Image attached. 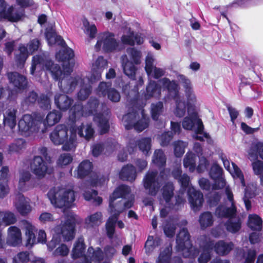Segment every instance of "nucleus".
I'll return each instance as SVG.
<instances>
[{
    "label": "nucleus",
    "mask_w": 263,
    "mask_h": 263,
    "mask_svg": "<svg viewBox=\"0 0 263 263\" xmlns=\"http://www.w3.org/2000/svg\"><path fill=\"white\" fill-rule=\"evenodd\" d=\"M187 109L188 116L182 121V126L186 130H192L195 125H197V133L201 134L203 129V125L201 120L197 116V110L196 107L192 104L189 100H177L176 115L178 117L184 115Z\"/></svg>",
    "instance_id": "obj_1"
},
{
    "label": "nucleus",
    "mask_w": 263,
    "mask_h": 263,
    "mask_svg": "<svg viewBox=\"0 0 263 263\" xmlns=\"http://www.w3.org/2000/svg\"><path fill=\"white\" fill-rule=\"evenodd\" d=\"M50 139L55 145L62 144L64 150L70 151L76 146L77 130L74 127L68 128L64 125H59L51 133Z\"/></svg>",
    "instance_id": "obj_2"
},
{
    "label": "nucleus",
    "mask_w": 263,
    "mask_h": 263,
    "mask_svg": "<svg viewBox=\"0 0 263 263\" xmlns=\"http://www.w3.org/2000/svg\"><path fill=\"white\" fill-rule=\"evenodd\" d=\"M140 103L137 102L129 109V112L123 117V122L126 128L134 127L135 129L141 132L147 127L149 123L148 118L144 114L143 105L138 106Z\"/></svg>",
    "instance_id": "obj_3"
},
{
    "label": "nucleus",
    "mask_w": 263,
    "mask_h": 263,
    "mask_svg": "<svg viewBox=\"0 0 263 263\" xmlns=\"http://www.w3.org/2000/svg\"><path fill=\"white\" fill-rule=\"evenodd\" d=\"M47 195L51 203L57 208H69L76 200L74 191L68 187H54Z\"/></svg>",
    "instance_id": "obj_4"
},
{
    "label": "nucleus",
    "mask_w": 263,
    "mask_h": 263,
    "mask_svg": "<svg viewBox=\"0 0 263 263\" xmlns=\"http://www.w3.org/2000/svg\"><path fill=\"white\" fill-rule=\"evenodd\" d=\"M56 235H54L52 239L48 244V247L52 250L61 241L60 237L58 235L61 234L65 240H70L74 238V222L72 218H68L65 221L54 228Z\"/></svg>",
    "instance_id": "obj_5"
},
{
    "label": "nucleus",
    "mask_w": 263,
    "mask_h": 263,
    "mask_svg": "<svg viewBox=\"0 0 263 263\" xmlns=\"http://www.w3.org/2000/svg\"><path fill=\"white\" fill-rule=\"evenodd\" d=\"M102 105L98 103V100H92L90 102L91 113L95 116L94 121L98 124L102 134L106 133L109 129L108 120L109 118L108 109H104L101 112Z\"/></svg>",
    "instance_id": "obj_6"
},
{
    "label": "nucleus",
    "mask_w": 263,
    "mask_h": 263,
    "mask_svg": "<svg viewBox=\"0 0 263 263\" xmlns=\"http://www.w3.org/2000/svg\"><path fill=\"white\" fill-rule=\"evenodd\" d=\"M130 191L129 187L127 185L119 186L110 196L109 206L116 209L118 206H121L124 208V211L132 207L133 202L126 201L123 198L129 194Z\"/></svg>",
    "instance_id": "obj_7"
},
{
    "label": "nucleus",
    "mask_w": 263,
    "mask_h": 263,
    "mask_svg": "<svg viewBox=\"0 0 263 263\" xmlns=\"http://www.w3.org/2000/svg\"><path fill=\"white\" fill-rule=\"evenodd\" d=\"M177 249L182 251L185 257H194L196 250L193 248L190 240V234L185 229H182L177 236Z\"/></svg>",
    "instance_id": "obj_8"
},
{
    "label": "nucleus",
    "mask_w": 263,
    "mask_h": 263,
    "mask_svg": "<svg viewBox=\"0 0 263 263\" xmlns=\"http://www.w3.org/2000/svg\"><path fill=\"white\" fill-rule=\"evenodd\" d=\"M166 176L161 173L159 176L157 173L153 171H148L143 179L144 188L152 195H156L161 182L166 179Z\"/></svg>",
    "instance_id": "obj_9"
},
{
    "label": "nucleus",
    "mask_w": 263,
    "mask_h": 263,
    "mask_svg": "<svg viewBox=\"0 0 263 263\" xmlns=\"http://www.w3.org/2000/svg\"><path fill=\"white\" fill-rule=\"evenodd\" d=\"M63 48V49L56 53L55 58L58 61L63 62L62 74L69 76L72 71L74 64L70 63V60L74 56V51L67 46Z\"/></svg>",
    "instance_id": "obj_10"
},
{
    "label": "nucleus",
    "mask_w": 263,
    "mask_h": 263,
    "mask_svg": "<svg viewBox=\"0 0 263 263\" xmlns=\"http://www.w3.org/2000/svg\"><path fill=\"white\" fill-rule=\"evenodd\" d=\"M32 173L39 179L44 178L47 174L53 172L52 167L40 156H35L30 163Z\"/></svg>",
    "instance_id": "obj_11"
},
{
    "label": "nucleus",
    "mask_w": 263,
    "mask_h": 263,
    "mask_svg": "<svg viewBox=\"0 0 263 263\" xmlns=\"http://www.w3.org/2000/svg\"><path fill=\"white\" fill-rule=\"evenodd\" d=\"M32 64L35 65H44L46 69L51 73L54 80H59L62 75V71L60 65L55 64L51 60H46L44 61V58L41 56H34L32 58Z\"/></svg>",
    "instance_id": "obj_12"
},
{
    "label": "nucleus",
    "mask_w": 263,
    "mask_h": 263,
    "mask_svg": "<svg viewBox=\"0 0 263 263\" xmlns=\"http://www.w3.org/2000/svg\"><path fill=\"white\" fill-rule=\"evenodd\" d=\"M96 93L99 97L121 99L120 93L111 87V83L110 82H101L96 89Z\"/></svg>",
    "instance_id": "obj_13"
},
{
    "label": "nucleus",
    "mask_w": 263,
    "mask_h": 263,
    "mask_svg": "<svg viewBox=\"0 0 263 263\" xmlns=\"http://www.w3.org/2000/svg\"><path fill=\"white\" fill-rule=\"evenodd\" d=\"M108 212L110 216L106 223V230L109 238H112L115 232V225L120 213L124 211V208L121 206L117 209L109 206Z\"/></svg>",
    "instance_id": "obj_14"
},
{
    "label": "nucleus",
    "mask_w": 263,
    "mask_h": 263,
    "mask_svg": "<svg viewBox=\"0 0 263 263\" xmlns=\"http://www.w3.org/2000/svg\"><path fill=\"white\" fill-rule=\"evenodd\" d=\"M226 194L228 199L231 202V205L229 208L220 206L217 208L215 214L217 216L221 217H232L236 212V209L233 202V195L229 188H226Z\"/></svg>",
    "instance_id": "obj_15"
},
{
    "label": "nucleus",
    "mask_w": 263,
    "mask_h": 263,
    "mask_svg": "<svg viewBox=\"0 0 263 263\" xmlns=\"http://www.w3.org/2000/svg\"><path fill=\"white\" fill-rule=\"evenodd\" d=\"M188 196L192 209L195 212L199 211L204 201L202 194L196 191L194 187H190L188 190Z\"/></svg>",
    "instance_id": "obj_16"
},
{
    "label": "nucleus",
    "mask_w": 263,
    "mask_h": 263,
    "mask_svg": "<svg viewBox=\"0 0 263 263\" xmlns=\"http://www.w3.org/2000/svg\"><path fill=\"white\" fill-rule=\"evenodd\" d=\"M38 123L34 121L29 115H25L18 122V127L21 131L26 134L38 130Z\"/></svg>",
    "instance_id": "obj_17"
},
{
    "label": "nucleus",
    "mask_w": 263,
    "mask_h": 263,
    "mask_svg": "<svg viewBox=\"0 0 263 263\" xmlns=\"http://www.w3.org/2000/svg\"><path fill=\"white\" fill-rule=\"evenodd\" d=\"M7 77L11 84L17 90H24L28 86V81L26 77L17 72H10L7 73Z\"/></svg>",
    "instance_id": "obj_18"
},
{
    "label": "nucleus",
    "mask_w": 263,
    "mask_h": 263,
    "mask_svg": "<svg viewBox=\"0 0 263 263\" xmlns=\"http://www.w3.org/2000/svg\"><path fill=\"white\" fill-rule=\"evenodd\" d=\"M163 85L167 91V98L164 99H179L180 87L176 81L165 78L163 79Z\"/></svg>",
    "instance_id": "obj_19"
},
{
    "label": "nucleus",
    "mask_w": 263,
    "mask_h": 263,
    "mask_svg": "<svg viewBox=\"0 0 263 263\" xmlns=\"http://www.w3.org/2000/svg\"><path fill=\"white\" fill-rule=\"evenodd\" d=\"M221 159L223 162L224 167L230 173L234 178L239 179L242 186H245V182L243 176L240 170L234 163L230 164L229 161L227 159L226 156L221 154Z\"/></svg>",
    "instance_id": "obj_20"
},
{
    "label": "nucleus",
    "mask_w": 263,
    "mask_h": 263,
    "mask_svg": "<svg viewBox=\"0 0 263 263\" xmlns=\"http://www.w3.org/2000/svg\"><path fill=\"white\" fill-rule=\"evenodd\" d=\"M22 233L19 228L11 226L8 229L7 243L12 246H16L21 243Z\"/></svg>",
    "instance_id": "obj_21"
},
{
    "label": "nucleus",
    "mask_w": 263,
    "mask_h": 263,
    "mask_svg": "<svg viewBox=\"0 0 263 263\" xmlns=\"http://www.w3.org/2000/svg\"><path fill=\"white\" fill-rule=\"evenodd\" d=\"M115 35L111 32H105L103 34V49L106 52H111L117 48L118 43L114 38Z\"/></svg>",
    "instance_id": "obj_22"
},
{
    "label": "nucleus",
    "mask_w": 263,
    "mask_h": 263,
    "mask_svg": "<svg viewBox=\"0 0 263 263\" xmlns=\"http://www.w3.org/2000/svg\"><path fill=\"white\" fill-rule=\"evenodd\" d=\"M7 4L5 2V9L2 11L1 18L7 20L11 22H17L20 21L24 15V13L18 11V10L14 11L13 6L9 7L6 10Z\"/></svg>",
    "instance_id": "obj_23"
},
{
    "label": "nucleus",
    "mask_w": 263,
    "mask_h": 263,
    "mask_svg": "<svg viewBox=\"0 0 263 263\" xmlns=\"http://www.w3.org/2000/svg\"><path fill=\"white\" fill-rule=\"evenodd\" d=\"M65 76L63 74L61 76L60 79L58 80V86L62 92L67 93L72 92L75 89L78 81L76 78H70L68 79H65Z\"/></svg>",
    "instance_id": "obj_24"
},
{
    "label": "nucleus",
    "mask_w": 263,
    "mask_h": 263,
    "mask_svg": "<svg viewBox=\"0 0 263 263\" xmlns=\"http://www.w3.org/2000/svg\"><path fill=\"white\" fill-rule=\"evenodd\" d=\"M21 224L22 229L25 231L27 244L32 245L35 242V232L36 230L35 227L31 222L27 220H22L21 222Z\"/></svg>",
    "instance_id": "obj_25"
},
{
    "label": "nucleus",
    "mask_w": 263,
    "mask_h": 263,
    "mask_svg": "<svg viewBox=\"0 0 263 263\" xmlns=\"http://www.w3.org/2000/svg\"><path fill=\"white\" fill-rule=\"evenodd\" d=\"M102 259L103 253L100 248L95 250L92 247H89L85 256V263H99Z\"/></svg>",
    "instance_id": "obj_26"
},
{
    "label": "nucleus",
    "mask_w": 263,
    "mask_h": 263,
    "mask_svg": "<svg viewBox=\"0 0 263 263\" xmlns=\"http://www.w3.org/2000/svg\"><path fill=\"white\" fill-rule=\"evenodd\" d=\"M17 112L16 108L14 107H10L8 108L4 115V123L5 125L9 126L11 129H13L16 125V114Z\"/></svg>",
    "instance_id": "obj_27"
},
{
    "label": "nucleus",
    "mask_w": 263,
    "mask_h": 263,
    "mask_svg": "<svg viewBox=\"0 0 263 263\" xmlns=\"http://www.w3.org/2000/svg\"><path fill=\"white\" fill-rule=\"evenodd\" d=\"M136 171L132 165H127L122 167L120 173L119 177L124 180L133 181L136 178Z\"/></svg>",
    "instance_id": "obj_28"
},
{
    "label": "nucleus",
    "mask_w": 263,
    "mask_h": 263,
    "mask_svg": "<svg viewBox=\"0 0 263 263\" xmlns=\"http://www.w3.org/2000/svg\"><path fill=\"white\" fill-rule=\"evenodd\" d=\"M15 206L18 212L25 215L30 212L31 208L23 195H19L17 198Z\"/></svg>",
    "instance_id": "obj_29"
},
{
    "label": "nucleus",
    "mask_w": 263,
    "mask_h": 263,
    "mask_svg": "<svg viewBox=\"0 0 263 263\" xmlns=\"http://www.w3.org/2000/svg\"><path fill=\"white\" fill-rule=\"evenodd\" d=\"M213 247H214L216 252L220 255H225L229 253L233 249L234 245L231 242H225L220 240L216 242L215 245L213 243Z\"/></svg>",
    "instance_id": "obj_30"
},
{
    "label": "nucleus",
    "mask_w": 263,
    "mask_h": 263,
    "mask_svg": "<svg viewBox=\"0 0 263 263\" xmlns=\"http://www.w3.org/2000/svg\"><path fill=\"white\" fill-rule=\"evenodd\" d=\"M178 78L179 80L182 84L185 89L184 91L186 99H195V96L194 93L191 81L183 74H180Z\"/></svg>",
    "instance_id": "obj_31"
},
{
    "label": "nucleus",
    "mask_w": 263,
    "mask_h": 263,
    "mask_svg": "<svg viewBox=\"0 0 263 263\" xmlns=\"http://www.w3.org/2000/svg\"><path fill=\"white\" fill-rule=\"evenodd\" d=\"M248 158L253 161L252 168L256 175H260L263 172V161L257 159V156L254 154L252 151L248 153Z\"/></svg>",
    "instance_id": "obj_32"
},
{
    "label": "nucleus",
    "mask_w": 263,
    "mask_h": 263,
    "mask_svg": "<svg viewBox=\"0 0 263 263\" xmlns=\"http://www.w3.org/2000/svg\"><path fill=\"white\" fill-rule=\"evenodd\" d=\"M102 222V214L99 212L88 216L85 220V223L87 228L99 226Z\"/></svg>",
    "instance_id": "obj_33"
},
{
    "label": "nucleus",
    "mask_w": 263,
    "mask_h": 263,
    "mask_svg": "<svg viewBox=\"0 0 263 263\" xmlns=\"http://www.w3.org/2000/svg\"><path fill=\"white\" fill-rule=\"evenodd\" d=\"M126 61L122 63V67L124 74L127 76L131 80L136 79V73L137 70L135 64L133 62L128 61L126 59Z\"/></svg>",
    "instance_id": "obj_34"
},
{
    "label": "nucleus",
    "mask_w": 263,
    "mask_h": 263,
    "mask_svg": "<svg viewBox=\"0 0 263 263\" xmlns=\"http://www.w3.org/2000/svg\"><path fill=\"white\" fill-rule=\"evenodd\" d=\"M79 136L84 137L86 140L90 139L93 136L94 130L91 126L88 124H82L77 128H75Z\"/></svg>",
    "instance_id": "obj_35"
},
{
    "label": "nucleus",
    "mask_w": 263,
    "mask_h": 263,
    "mask_svg": "<svg viewBox=\"0 0 263 263\" xmlns=\"http://www.w3.org/2000/svg\"><path fill=\"white\" fill-rule=\"evenodd\" d=\"M262 220L256 214H250L248 216V226L253 230L259 231L262 228Z\"/></svg>",
    "instance_id": "obj_36"
},
{
    "label": "nucleus",
    "mask_w": 263,
    "mask_h": 263,
    "mask_svg": "<svg viewBox=\"0 0 263 263\" xmlns=\"http://www.w3.org/2000/svg\"><path fill=\"white\" fill-rule=\"evenodd\" d=\"M174 187L171 182L166 183L162 189V196L166 203L170 201L174 197Z\"/></svg>",
    "instance_id": "obj_37"
},
{
    "label": "nucleus",
    "mask_w": 263,
    "mask_h": 263,
    "mask_svg": "<svg viewBox=\"0 0 263 263\" xmlns=\"http://www.w3.org/2000/svg\"><path fill=\"white\" fill-rule=\"evenodd\" d=\"M183 165L188 168L191 172L194 171L196 167V157L193 153H186L183 159Z\"/></svg>",
    "instance_id": "obj_38"
},
{
    "label": "nucleus",
    "mask_w": 263,
    "mask_h": 263,
    "mask_svg": "<svg viewBox=\"0 0 263 263\" xmlns=\"http://www.w3.org/2000/svg\"><path fill=\"white\" fill-rule=\"evenodd\" d=\"M92 169V164L88 161L82 162L79 166L77 171V176L79 178L87 175Z\"/></svg>",
    "instance_id": "obj_39"
},
{
    "label": "nucleus",
    "mask_w": 263,
    "mask_h": 263,
    "mask_svg": "<svg viewBox=\"0 0 263 263\" xmlns=\"http://www.w3.org/2000/svg\"><path fill=\"white\" fill-rule=\"evenodd\" d=\"M137 145L144 155H147L151 148V139L149 138H142L137 141Z\"/></svg>",
    "instance_id": "obj_40"
},
{
    "label": "nucleus",
    "mask_w": 263,
    "mask_h": 263,
    "mask_svg": "<svg viewBox=\"0 0 263 263\" xmlns=\"http://www.w3.org/2000/svg\"><path fill=\"white\" fill-rule=\"evenodd\" d=\"M199 221L201 228L205 229L212 225L213 223V216L210 212H204L200 215Z\"/></svg>",
    "instance_id": "obj_41"
},
{
    "label": "nucleus",
    "mask_w": 263,
    "mask_h": 263,
    "mask_svg": "<svg viewBox=\"0 0 263 263\" xmlns=\"http://www.w3.org/2000/svg\"><path fill=\"white\" fill-rule=\"evenodd\" d=\"M85 248L83 240L82 239L78 240L75 242L72 251V257L77 258L82 256Z\"/></svg>",
    "instance_id": "obj_42"
},
{
    "label": "nucleus",
    "mask_w": 263,
    "mask_h": 263,
    "mask_svg": "<svg viewBox=\"0 0 263 263\" xmlns=\"http://www.w3.org/2000/svg\"><path fill=\"white\" fill-rule=\"evenodd\" d=\"M61 114L58 111L53 110L50 112L46 116L44 124L52 126L57 123L61 119Z\"/></svg>",
    "instance_id": "obj_43"
},
{
    "label": "nucleus",
    "mask_w": 263,
    "mask_h": 263,
    "mask_svg": "<svg viewBox=\"0 0 263 263\" xmlns=\"http://www.w3.org/2000/svg\"><path fill=\"white\" fill-rule=\"evenodd\" d=\"M163 110V105L162 102L157 101L153 103L151 105V112L152 118L157 120L159 116L162 114Z\"/></svg>",
    "instance_id": "obj_44"
},
{
    "label": "nucleus",
    "mask_w": 263,
    "mask_h": 263,
    "mask_svg": "<svg viewBox=\"0 0 263 263\" xmlns=\"http://www.w3.org/2000/svg\"><path fill=\"white\" fill-rule=\"evenodd\" d=\"M160 93V89L158 85L155 81H150L146 87V92L145 93V98L146 97H153Z\"/></svg>",
    "instance_id": "obj_45"
},
{
    "label": "nucleus",
    "mask_w": 263,
    "mask_h": 263,
    "mask_svg": "<svg viewBox=\"0 0 263 263\" xmlns=\"http://www.w3.org/2000/svg\"><path fill=\"white\" fill-rule=\"evenodd\" d=\"M20 53L15 56V62L17 65H23L28 56L27 47L24 45L19 47Z\"/></svg>",
    "instance_id": "obj_46"
},
{
    "label": "nucleus",
    "mask_w": 263,
    "mask_h": 263,
    "mask_svg": "<svg viewBox=\"0 0 263 263\" xmlns=\"http://www.w3.org/2000/svg\"><path fill=\"white\" fill-rule=\"evenodd\" d=\"M213 246V242H210L203 249L201 253L198 261L199 263H206L211 258L210 249H212Z\"/></svg>",
    "instance_id": "obj_47"
},
{
    "label": "nucleus",
    "mask_w": 263,
    "mask_h": 263,
    "mask_svg": "<svg viewBox=\"0 0 263 263\" xmlns=\"http://www.w3.org/2000/svg\"><path fill=\"white\" fill-rule=\"evenodd\" d=\"M160 241L161 240L159 238H156L154 239L153 236H149L145 245L146 253L147 254H149L155 247L158 246L160 244Z\"/></svg>",
    "instance_id": "obj_48"
},
{
    "label": "nucleus",
    "mask_w": 263,
    "mask_h": 263,
    "mask_svg": "<svg viewBox=\"0 0 263 263\" xmlns=\"http://www.w3.org/2000/svg\"><path fill=\"white\" fill-rule=\"evenodd\" d=\"M227 230L231 233H236L241 228V222L239 220L229 219L225 223Z\"/></svg>",
    "instance_id": "obj_49"
},
{
    "label": "nucleus",
    "mask_w": 263,
    "mask_h": 263,
    "mask_svg": "<svg viewBox=\"0 0 263 263\" xmlns=\"http://www.w3.org/2000/svg\"><path fill=\"white\" fill-rule=\"evenodd\" d=\"M166 161V158L163 152L160 149H157L155 151L153 162L158 166H163Z\"/></svg>",
    "instance_id": "obj_50"
},
{
    "label": "nucleus",
    "mask_w": 263,
    "mask_h": 263,
    "mask_svg": "<svg viewBox=\"0 0 263 263\" xmlns=\"http://www.w3.org/2000/svg\"><path fill=\"white\" fill-rule=\"evenodd\" d=\"M187 143L182 141H175L173 143L174 154L176 157H181L184 153Z\"/></svg>",
    "instance_id": "obj_51"
},
{
    "label": "nucleus",
    "mask_w": 263,
    "mask_h": 263,
    "mask_svg": "<svg viewBox=\"0 0 263 263\" xmlns=\"http://www.w3.org/2000/svg\"><path fill=\"white\" fill-rule=\"evenodd\" d=\"M31 174L28 171H23L20 173L18 181V187L21 190L26 188V183L30 180Z\"/></svg>",
    "instance_id": "obj_52"
},
{
    "label": "nucleus",
    "mask_w": 263,
    "mask_h": 263,
    "mask_svg": "<svg viewBox=\"0 0 263 263\" xmlns=\"http://www.w3.org/2000/svg\"><path fill=\"white\" fill-rule=\"evenodd\" d=\"M122 92L126 96V99H139V95L138 90L135 89L129 90V86L124 85L122 87Z\"/></svg>",
    "instance_id": "obj_53"
},
{
    "label": "nucleus",
    "mask_w": 263,
    "mask_h": 263,
    "mask_svg": "<svg viewBox=\"0 0 263 263\" xmlns=\"http://www.w3.org/2000/svg\"><path fill=\"white\" fill-rule=\"evenodd\" d=\"M171 248L167 247L161 251L160 255L157 260V263H168L170 257Z\"/></svg>",
    "instance_id": "obj_54"
},
{
    "label": "nucleus",
    "mask_w": 263,
    "mask_h": 263,
    "mask_svg": "<svg viewBox=\"0 0 263 263\" xmlns=\"http://www.w3.org/2000/svg\"><path fill=\"white\" fill-rule=\"evenodd\" d=\"M72 160V158L69 154L64 153L59 156L57 163L58 165L63 167L70 164Z\"/></svg>",
    "instance_id": "obj_55"
},
{
    "label": "nucleus",
    "mask_w": 263,
    "mask_h": 263,
    "mask_svg": "<svg viewBox=\"0 0 263 263\" xmlns=\"http://www.w3.org/2000/svg\"><path fill=\"white\" fill-rule=\"evenodd\" d=\"M3 215V223L6 226L14 223L16 221V218L14 214L9 211L2 212Z\"/></svg>",
    "instance_id": "obj_56"
},
{
    "label": "nucleus",
    "mask_w": 263,
    "mask_h": 263,
    "mask_svg": "<svg viewBox=\"0 0 263 263\" xmlns=\"http://www.w3.org/2000/svg\"><path fill=\"white\" fill-rule=\"evenodd\" d=\"M29 260V253L27 252H22L13 258V263H26Z\"/></svg>",
    "instance_id": "obj_57"
},
{
    "label": "nucleus",
    "mask_w": 263,
    "mask_h": 263,
    "mask_svg": "<svg viewBox=\"0 0 263 263\" xmlns=\"http://www.w3.org/2000/svg\"><path fill=\"white\" fill-rule=\"evenodd\" d=\"M25 141L20 139L10 145V150L13 152H18L25 148Z\"/></svg>",
    "instance_id": "obj_58"
},
{
    "label": "nucleus",
    "mask_w": 263,
    "mask_h": 263,
    "mask_svg": "<svg viewBox=\"0 0 263 263\" xmlns=\"http://www.w3.org/2000/svg\"><path fill=\"white\" fill-rule=\"evenodd\" d=\"M134 32L130 31L127 35L123 34L121 37V41L124 45L134 46L135 41L134 40Z\"/></svg>",
    "instance_id": "obj_59"
},
{
    "label": "nucleus",
    "mask_w": 263,
    "mask_h": 263,
    "mask_svg": "<svg viewBox=\"0 0 263 263\" xmlns=\"http://www.w3.org/2000/svg\"><path fill=\"white\" fill-rule=\"evenodd\" d=\"M210 175L213 180H217L222 176V169L218 165L214 164L211 168Z\"/></svg>",
    "instance_id": "obj_60"
},
{
    "label": "nucleus",
    "mask_w": 263,
    "mask_h": 263,
    "mask_svg": "<svg viewBox=\"0 0 263 263\" xmlns=\"http://www.w3.org/2000/svg\"><path fill=\"white\" fill-rule=\"evenodd\" d=\"M155 66H154V59L152 57H146L145 59V70L147 76L152 74L153 69Z\"/></svg>",
    "instance_id": "obj_61"
},
{
    "label": "nucleus",
    "mask_w": 263,
    "mask_h": 263,
    "mask_svg": "<svg viewBox=\"0 0 263 263\" xmlns=\"http://www.w3.org/2000/svg\"><path fill=\"white\" fill-rule=\"evenodd\" d=\"M69 252L68 247L65 244H62L59 246L54 251V256H66Z\"/></svg>",
    "instance_id": "obj_62"
},
{
    "label": "nucleus",
    "mask_w": 263,
    "mask_h": 263,
    "mask_svg": "<svg viewBox=\"0 0 263 263\" xmlns=\"http://www.w3.org/2000/svg\"><path fill=\"white\" fill-rule=\"evenodd\" d=\"M128 53L132 60V62H133L134 64L137 65L140 63V51L134 48H132L129 49Z\"/></svg>",
    "instance_id": "obj_63"
},
{
    "label": "nucleus",
    "mask_w": 263,
    "mask_h": 263,
    "mask_svg": "<svg viewBox=\"0 0 263 263\" xmlns=\"http://www.w3.org/2000/svg\"><path fill=\"white\" fill-rule=\"evenodd\" d=\"M91 89L90 86L81 87L78 92L77 99H88L91 92Z\"/></svg>",
    "instance_id": "obj_64"
}]
</instances>
